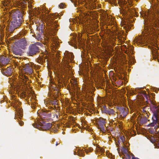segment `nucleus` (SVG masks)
Listing matches in <instances>:
<instances>
[{"mask_svg":"<svg viewBox=\"0 0 159 159\" xmlns=\"http://www.w3.org/2000/svg\"><path fill=\"white\" fill-rule=\"evenodd\" d=\"M23 18H11V22L9 25L6 27L7 31L10 33L13 32L14 30L19 27L23 21Z\"/></svg>","mask_w":159,"mask_h":159,"instance_id":"1","label":"nucleus"},{"mask_svg":"<svg viewBox=\"0 0 159 159\" xmlns=\"http://www.w3.org/2000/svg\"><path fill=\"white\" fill-rule=\"evenodd\" d=\"M57 14H50L46 16V18L48 22L49 23L50 25L52 26L50 30L51 34H54L57 30L56 28L58 26L57 24V21H54L53 20L54 19H57Z\"/></svg>","mask_w":159,"mask_h":159,"instance_id":"2","label":"nucleus"},{"mask_svg":"<svg viewBox=\"0 0 159 159\" xmlns=\"http://www.w3.org/2000/svg\"><path fill=\"white\" fill-rule=\"evenodd\" d=\"M150 109L153 113L152 117V122L148 124V126L153 127L157 124L159 118V109L158 107L156 105H152L150 107Z\"/></svg>","mask_w":159,"mask_h":159,"instance_id":"3","label":"nucleus"},{"mask_svg":"<svg viewBox=\"0 0 159 159\" xmlns=\"http://www.w3.org/2000/svg\"><path fill=\"white\" fill-rule=\"evenodd\" d=\"M33 125L34 127L38 129L42 130H49L52 126V124L50 123H46L43 120H42L39 124L34 123Z\"/></svg>","mask_w":159,"mask_h":159,"instance_id":"4","label":"nucleus"},{"mask_svg":"<svg viewBox=\"0 0 159 159\" xmlns=\"http://www.w3.org/2000/svg\"><path fill=\"white\" fill-rule=\"evenodd\" d=\"M10 16L11 17V18H17L19 17L20 18H23V16L24 14V11L16 9H13L9 12Z\"/></svg>","mask_w":159,"mask_h":159,"instance_id":"5","label":"nucleus"},{"mask_svg":"<svg viewBox=\"0 0 159 159\" xmlns=\"http://www.w3.org/2000/svg\"><path fill=\"white\" fill-rule=\"evenodd\" d=\"M39 48L35 44H33L30 45L28 48L27 54L30 56H33L39 52Z\"/></svg>","mask_w":159,"mask_h":159,"instance_id":"6","label":"nucleus"},{"mask_svg":"<svg viewBox=\"0 0 159 159\" xmlns=\"http://www.w3.org/2000/svg\"><path fill=\"white\" fill-rule=\"evenodd\" d=\"M22 66L24 72L25 74L30 75L32 73L33 70L32 67L30 64L29 63L23 64Z\"/></svg>","mask_w":159,"mask_h":159,"instance_id":"7","label":"nucleus"},{"mask_svg":"<svg viewBox=\"0 0 159 159\" xmlns=\"http://www.w3.org/2000/svg\"><path fill=\"white\" fill-rule=\"evenodd\" d=\"M15 44L18 48L24 49L25 46L27 45V43L25 38H23L16 42Z\"/></svg>","mask_w":159,"mask_h":159,"instance_id":"8","label":"nucleus"},{"mask_svg":"<svg viewBox=\"0 0 159 159\" xmlns=\"http://www.w3.org/2000/svg\"><path fill=\"white\" fill-rule=\"evenodd\" d=\"M102 112L106 114H108L110 116L115 115L116 113L117 112H115L113 109L107 108L106 107H104L103 109L102 110Z\"/></svg>","mask_w":159,"mask_h":159,"instance_id":"9","label":"nucleus"},{"mask_svg":"<svg viewBox=\"0 0 159 159\" xmlns=\"http://www.w3.org/2000/svg\"><path fill=\"white\" fill-rule=\"evenodd\" d=\"M118 109L120 111V114L122 118H124L128 114L127 109L122 107H120L118 108Z\"/></svg>","mask_w":159,"mask_h":159,"instance_id":"10","label":"nucleus"},{"mask_svg":"<svg viewBox=\"0 0 159 159\" xmlns=\"http://www.w3.org/2000/svg\"><path fill=\"white\" fill-rule=\"evenodd\" d=\"M1 71L3 75L7 76L11 75L12 73V69L9 67H7L6 69L2 70Z\"/></svg>","mask_w":159,"mask_h":159,"instance_id":"11","label":"nucleus"},{"mask_svg":"<svg viewBox=\"0 0 159 159\" xmlns=\"http://www.w3.org/2000/svg\"><path fill=\"white\" fill-rule=\"evenodd\" d=\"M17 3L19 8L23 9L25 8L27 5L26 1L24 0H18L17 2Z\"/></svg>","mask_w":159,"mask_h":159,"instance_id":"12","label":"nucleus"},{"mask_svg":"<svg viewBox=\"0 0 159 159\" xmlns=\"http://www.w3.org/2000/svg\"><path fill=\"white\" fill-rule=\"evenodd\" d=\"M64 55L66 59V60L67 61H69V60L72 61L73 59V55L71 53H69L68 52H66L64 54Z\"/></svg>","mask_w":159,"mask_h":159,"instance_id":"13","label":"nucleus"},{"mask_svg":"<svg viewBox=\"0 0 159 159\" xmlns=\"http://www.w3.org/2000/svg\"><path fill=\"white\" fill-rule=\"evenodd\" d=\"M105 119L102 118H100L98 120L97 123L98 127L105 126Z\"/></svg>","mask_w":159,"mask_h":159,"instance_id":"14","label":"nucleus"},{"mask_svg":"<svg viewBox=\"0 0 159 159\" xmlns=\"http://www.w3.org/2000/svg\"><path fill=\"white\" fill-rule=\"evenodd\" d=\"M13 53L15 55L21 56L22 54V51L19 48H15L13 50Z\"/></svg>","mask_w":159,"mask_h":159,"instance_id":"15","label":"nucleus"},{"mask_svg":"<svg viewBox=\"0 0 159 159\" xmlns=\"http://www.w3.org/2000/svg\"><path fill=\"white\" fill-rule=\"evenodd\" d=\"M1 63L3 65H6L8 64L10 58H7L6 57H4L2 58L1 60Z\"/></svg>","mask_w":159,"mask_h":159,"instance_id":"16","label":"nucleus"},{"mask_svg":"<svg viewBox=\"0 0 159 159\" xmlns=\"http://www.w3.org/2000/svg\"><path fill=\"white\" fill-rule=\"evenodd\" d=\"M97 13L96 11H89L87 12H84V14L86 16H95L97 15Z\"/></svg>","mask_w":159,"mask_h":159,"instance_id":"17","label":"nucleus"},{"mask_svg":"<svg viewBox=\"0 0 159 159\" xmlns=\"http://www.w3.org/2000/svg\"><path fill=\"white\" fill-rule=\"evenodd\" d=\"M41 114L42 116H43V117H50L51 116V113L49 112H46L42 111L41 112Z\"/></svg>","mask_w":159,"mask_h":159,"instance_id":"18","label":"nucleus"},{"mask_svg":"<svg viewBox=\"0 0 159 159\" xmlns=\"http://www.w3.org/2000/svg\"><path fill=\"white\" fill-rule=\"evenodd\" d=\"M43 34H40L37 33H36V35H35V37L36 39H37L38 41H41L43 39Z\"/></svg>","mask_w":159,"mask_h":159,"instance_id":"19","label":"nucleus"},{"mask_svg":"<svg viewBox=\"0 0 159 159\" xmlns=\"http://www.w3.org/2000/svg\"><path fill=\"white\" fill-rule=\"evenodd\" d=\"M17 113L18 114L20 118L23 116L22 109L21 108H18L16 109Z\"/></svg>","mask_w":159,"mask_h":159,"instance_id":"20","label":"nucleus"},{"mask_svg":"<svg viewBox=\"0 0 159 159\" xmlns=\"http://www.w3.org/2000/svg\"><path fill=\"white\" fill-rule=\"evenodd\" d=\"M78 155L80 157H84V153L83 149H82V150H79Z\"/></svg>","mask_w":159,"mask_h":159,"instance_id":"21","label":"nucleus"},{"mask_svg":"<svg viewBox=\"0 0 159 159\" xmlns=\"http://www.w3.org/2000/svg\"><path fill=\"white\" fill-rule=\"evenodd\" d=\"M149 132L150 133L154 135L157 133V131L156 130H155L153 128H150L149 129Z\"/></svg>","mask_w":159,"mask_h":159,"instance_id":"22","label":"nucleus"},{"mask_svg":"<svg viewBox=\"0 0 159 159\" xmlns=\"http://www.w3.org/2000/svg\"><path fill=\"white\" fill-rule=\"evenodd\" d=\"M140 122L142 124H145L147 121V118L146 116L141 118L140 120Z\"/></svg>","mask_w":159,"mask_h":159,"instance_id":"23","label":"nucleus"},{"mask_svg":"<svg viewBox=\"0 0 159 159\" xmlns=\"http://www.w3.org/2000/svg\"><path fill=\"white\" fill-rule=\"evenodd\" d=\"M37 29L39 31V33L42 34H43V28L42 27V26L41 27H37Z\"/></svg>","mask_w":159,"mask_h":159,"instance_id":"24","label":"nucleus"},{"mask_svg":"<svg viewBox=\"0 0 159 159\" xmlns=\"http://www.w3.org/2000/svg\"><path fill=\"white\" fill-rule=\"evenodd\" d=\"M98 128L103 133H105L106 131V129L104 128V126L98 127Z\"/></svg>","mask_w":159,"mask_h":159,"instance_id":"25","label":"nucleus"},{"mask_svg":"<svg viewBox=\"0 0 159 159\" xmlns=\"http://www.w3.org/2000/svg\"><path fill=\"white\" fill-rule=\"evenodd\" d=\"M124 156V158H125V159H131V156L127 153H125Z\"/></svg>","mask_w":159,"mask_h":159,"instance_id":"26","label":"nucleus"},{"mask_svg":"<svg viewBox=\"0 0 159 159\" xmlns=\"http://www.w3.org/2000/svg\"><path fill=\"white\" fill-rule=\"evenodd\" d=\"M93 150L92 148H89L88 149H85V151L87 154H88V152H91Z\"/></svg>","mask_w":159,"mask_h":159,"instance_id":"27","label":"nucleus"},{"mask_svg":"<svg viewBox=\"0 0 159 159\" xmlns=\"http://www.w3.org/2000/svg\"><path fill=\"white\" fill-rule=\"evenodd\" d=\"M25 78L26 80H24L23 82L25 85H27L29 83L30 80H27L28 79L27 77H25Z\"/></svg>","mask_w":159,"mask_h":159,"instance_id":"28","label":"nucleus"},{"mask_svg":"<svg viewBox=\"0 0 159 159\" xmlns=\"http://www.w3.org/2000/svg\"><path fill=\"white\" fill-rule=\"evenodd\" d=\"M59 80L58 81V83L59 84H62V82L63 81V77H61V78H60V77H59Z\"/></svg>","mask_w":159,"mask_h":159,"instance_id":"29","label":"nucleus"},{"mask_svg":"<svg viewBox=\"0 0 159 159\" xmlns=\"http://www.w3.org/2000/svg\"><path fill=\"white\" fill-rule=\"evenodd\" d=\"M44 61L45 60H43L42 59H41V57H40V59H39L38 61L39 62L40 64L43 63Z\"/></svg>","mask_w":159,"mask_h":159,"instance_id":"30","label":"nucleus"},{"mask_svg":"<svg viewBox=\"0 0 159 159\" xmlns=\"http://www.w3.org/2000/svg\"><path fill=\"white\" fill-rule=\"evenodd\" d=\"M59 7L61 8H63L65 7V4L63 3H61V4L59 5Z\"/></svg>","mask_w":159,"mask_h":159,"instance_id":"31","label":"nucleus"},{"mask_svg":"<svg viewBox=\"0 0 159 159\" xmlns=\"http://www.w3.org/2000/svg\"><path fill=\"white\" fill-rule=\"evenodd\" d=\"M121 151H123L124 153H127V150L124 147H122Z\"/></svg>","mask_w":159,"mask_h":159,"instance_id":"32","label":"nucleus"},{"mask_svg":"<svg viewBox=\"0 0 159 159\" xmlns=\"http://www.w3.org/2000/svg\"><path fill=\"white\" fill-rule=\"evenodd\" d=\"M53 89L54 91H57V92H58L59 91V89L57 87V86L53 87Z\"/></svg>","mask_w":159,"mask_h":159,"instance_id":"33","label":"nucleus"},{"mask_svg":"<svg viewBox=\"0 0 159 159\" xmlns=\"http://www.w3.org/2000/svg\"><path fill=\"white\" fill-rule=\"evenodd\" d=\"M117 39H118L121 41L122 40V36H121V35L120 34L119 35V34L117 36Z\"/></svg>","mask_w":159,"mask_h":159,"instance_id":"34","label":"nucleus"},{"mask_svg":"<svg viewBox=\"0 0 159 159\" xmlns=\"http://www.w3.org/2000/svg\"><path fill=\"white\" fill-rule=\"evenodd\" d=\"M71 84H72L73 85V86L74 87L75 86H76L77 85V82L76 81H74V83H72V82H71Z\"/></svg>","mask_w":159,"mask_h":159,"instance_id":"35","label":"nucleus"},{"mask_svg":"<svg viewBox=\"0 0 159 159\" xmlns=\"http://www.w3.org/2000/svg\"><path fill=\"white\" fill-rule=\"evenodd\" d=\"M120 139H121L122 142L123 143H124V141L125 140V138L124 136H121L120 137Z\"/></svg>","mask_w":159,"mask_h":159,"instance_id":"36","label":"nucleus"},{"mask_svg":"<svg viewBox=\"0 0 159 159\" xmlns=\"http://www.w3.org/2000/svg\"><path fill=\"white\" fill-rule=\"evenodd\" d=\"M136 42L137 43H140L141 44H142V43H143L142 40L140 39V38H139L138 40H137Z\"/></svg>","mask_w":159,"mask_h":159,"instance_id":"37","label":"nucleus"},{"mask_svg":"<svg viewBox=\"0 0 159 159\" xmlns=\"http://www.w3.org/2000/svg\"><path fill=\"white\" fill-rule=\"evenodd\" d=\"M19 123L20 126H22L24 124V122L21 121H19Z\"/></svg>","mask_w":159,"mask_h":159,"instance_id":"38","label":"nucleus"},{"mask_svg":"<svg viewBox=\"0 0 159 159\" xmlns=\"http://www.w3.org/2000/svg\"><path fill=\"white\" fill-rule=\"evenodd\" d=\"M123 28H124L125 30H127L129 29L130 27L128 26H124Z\"/></svg>","mask_w":159,"mask_h":159,"instance_id":"39","label":"nucleus"},{"mask_svg":"<svg viewBox=\"0 0 159 159\" xmlns=\"http://www.w3.org/2000/svg\"><path fill=\"white\" fill-rule=\"evenodd\" d=\"M147 107H144L143 109V111H144V112H146V109H147Z\"/></svg>","mask_w":159,"mask_h":159,"instance_id":"40","label":"nucleus"},{"mask_svg":"<svg viewBox=\"0 0 159 159\" xmlns=\"http://www.w3.org/2000/svg\"><path fill=\"white\" fill-rule=\"evenodd\" d=\"M150 30L153 33L155 32V30L153 28L150 29Z\"/></svg>","mask_w":159,"mask_h":159,"instance_id":"41","label":"nucleus"},{"mask_svg":"<svg viewBox=\"0 0 159 159\" xmlns=\"http://www.w3.org/2000/svg\"><path fill=\"white\" fill-rule=\"evenodd\" d=\"M107 16V14H106V12H104V14H103V17L105 18Z\"/></svg>","mask_w":159,"mask_h":159,"instance_id":"42","label":"nucleus"},{"mask_svg":"<svg viewBox=\"0 0 159 159\" xmlns=\"http://www.w3.org/2000/svg\"><path fill=\"white\" fill-rule=\"evenodd\" d=\"M158 127V125H156V126H155L154 127V128L153 129L155 130H156L157 128Z\"/></svg>","mask_w":159,"mask_h":159,"instance_id":"43","label":"nucleus"},{"mask_svg":"<svg viewBox=\"0 0 159 159\" xmlns=\"http://www.w3.org/2000/svg\"><path fill=\"white\" fill-rule=\"evenodd\" d=\"M158 127V125H156V126H155L154 127V128L153 129L155 130H156L157 128Z\"/></svg>","mask_w":159,"mask_h":159,"instance_id":"44","label":"nucleus"},{"mask_svg":"<svg viewBox=\"0 0 159 159\" xmlns=\"http://www.w3.org/2000/svg\"><path fill=\"white\" fill-rule=\"evenodd\" d=\"M120 143L119 141H118V142H116V145L117 147L119 146V144Z\"/></svg>","mask_w":159,"mask_h":159,"instance_id":"45","label":"nucleus"},{"mask_svg":"<svg viewBox=\"0 0 159 159\" xmlns=\"http://www.w3.org/2000/svg\"><path fill=\"white\" fill-rule=\"evenodd\" d=\"M35 44H36V45H40L41 44V43H39V42L36 43Z\"/></svg>","mask_w":159,"mask_h":159,"instance_id":"46","label":"nucleus"},{"mask_svg":"<svg viewBox=\"0 0 159 159\" xmlns=\"http://www.w3.org/2000/svg\"><path fill=\"white\" fill-rule=\"evenodd\" d=\"M132 159H139L138 157H132Z\"/></svg>","mask_w":159,"mask_h":159,"instance_id":"47","label":"nucleus"},{"mask_svg":"<svg viewBox=\"0 0 159 159\" xmlns=\"http://www.w3.org/2000/svg\"><path fill=\"white\" fill-rule=\"evenodd\" d=\"M89 8H90V9H93L95 8L94 7H90Z\"/></svg>","mask_w":159,"mask_h":159,"instance_id":"48","label":"nucleus"},{"mask_svg":"<svg viewBox=\"0 0 159 159\" xmlns=\"http://www.w3.org/2000/svg\"><path fill=\"white\" fill-rule=\"evenodd\" d=\"M59 144V143H58V142H57L56 143V146H57V145H58Z\"/></svg>","mask_w":159,"mask_h":159,"instance_id":"49","label":"nucleus"},{"mask_svg":"<svg viewBox=\"0 0 159 159\" xmlns=\"http://www.w3.org/2000/svg\"><path fill=\"white\" fill-rule=\"evenodd\" d=\"M125 52L126 54H128V52H129V51H127V50H126L125 51Z\"/></svg>","mask_w":159,"mask_h":159,"instance_id":"50","label":"nucleus"},{"mask_svg":"<svg viewBox=\"0 0 159 159\" xmlns=\"http://www.w3.org/2000/svg\"><path fill=\"white\" fill-rule=\"evenodd\" d=\"M133 92H130V94H131V95H133Z\"/></svg>","mask_w":159,"mask_h":159,"instance_id":"51","label":"nucleus"},{"mask_svg":"<svg viewBox=\"0 0 159 159\" xmlns=\"http://www.w3.org/2000/svg\"><path fill=\"white\" fill-rule=\"evenodd\" d=\"M74 155H76V152H74Z\"/></svg>","mask_w":159,"mask_h":159,"instance_id":"52","label":"nucleus"},{"mask_svg":"<svg viewBox=\"0 0 159 159\" xmlns=\"http://www.w3.org/2000/svg\"><path fill=\"white\" fill-rule=\"evenodd\" d=\"M84 5H85L86 4V2H84V1L83 2V4H84Z\"/></svg>","mask_w":159,"mask_h":159,"instance_id":"53","label":"nucleus"},{"mask_svg":"<svg viewBox=\"0 0 159 159\" xmlns=\"http://www.w3.org/2000/svg\"><path fill=\"white\" fill-rule=\"evenodd\" d=\"M117 151H118V152H119V148H117Z\"/></svg>","mask_w":159,"mask_h":159,"instance_id":"54","label":"nucleus"},{"mask_svg":"<svg viewBox=\"0 0 159 159\" xmlns=\"http://www.w3.org/2000/svg\"><path fill=\"white\" fill-rule=\"evenodd\" d=\"M123 4H125V2H124V1H123Z\"/></svg>","mask_w":159,"mask_h":159,"instance_id":"55","label":"nucleus"},{"mask_svg":"<svg viewBox=\"0 0 159 159\" xmlns=\"http://www.w3.org/2000/svg\"><path fill=\"white\" fill-rule=\"evenodd\" d=\"M56 102H57V101H56V102H55V104H57V103H56Z\"/></svg>","mask_w":159,"mask_h":159,"instance_id":"56","label":"nucleus"},{"mask_svg":"<svg viewBox=\"0 0 159 159\" xmlns=\"http://www.w3.org/2000/svg\"><path fill=\"white\" fill-rule=\"evenodd\" d=\"M14 57L15 58H17L18 57H15V56H14Z\"/></svg>","mask_w":159,"mask_h":159,"instance_id":"57","label":"nucleus"},{"mask_svg":"<svg viewBox=\"0 0 159 159\" xmlns=\"http://www.w3.org/2000/svg\"><path fill=\"white\" fill-rule=\"evenodd\" d=\"M125 13H127V11L126 10H125Z\"/></svg>","mask_w":159,"mask_h":159,"instance_id":"58","label":"nucleus"},{"mask_svg":"<svg viewBox=\"0 0 159 159\" xmlns=\"http://www.w3.org/2000/svg\"><path fill=\"white\" fill-rule=\"evenodd\" d=\"M56 117H57H57H58V116H57V115H56Z\"/></svg>","mask_w":159,"mask_h":159,"instance_id":"59","label":"nucleus"},{"mask_svg":"<svg viewBox=\"0 0 159 159\" xmlns=\"http://www.w3.org/2000/svg\"><path fill=\"white\" fill-rule=\"evenodd\" d=\"M158 147L159 146V143H158Z\"/></svg>","mask_w":159,"mask_h":159,"instance_id":"60","label":"nucleus"},{"mask_svg":"<svg viewBox=\"0 0 159 159\" xmlns=\"http://www.w3.org/2000/svg\"><path fill=\"white\" fill-rule=\"evenodd\" d=\"M102 152H103V151H104V150H102Z\"/></svg>","mask_w":159,"mask_h":159,"instance_id":"61","label":"nucleus"},{"mask_svg":"<svg viewBox=\"0 0 159 159\" xmlns=\"http://www.w3.org/2000/svg\"><path fill=\"white\" fill-rule=\"evenodd\" d=\"M57 96H56L55 97V98H57Z\"/></svg>","mask_w":159,"mask_h":159,"instance_id":"62","label":"nucleus"},{"mask_svg":"<svg viewBox=\"0 0 159 159\" xmlns=\"http://www.w3.org/2000/svg\"><path fill=\"white\" fill-rule=\"evenodd\" d=\"M57 93H57H57H56V94H57Z\"/></svg>","mask_w":159,"mask_h":159,"instance_id":"63","label":"nucleus"},{"mask_svg":"<svg viewBox=\"0 0 159 159\" xmlns=\"http://www.w3.org/2000/svg\"><path fill=\"white\" fill-rule=\"evenodd\" d=\"M148 121H149V120H148Z\"/></svg>","mask_w":159,"mask_h":159,"instance_id":"64","label":"nucleus"}]
</instances>
